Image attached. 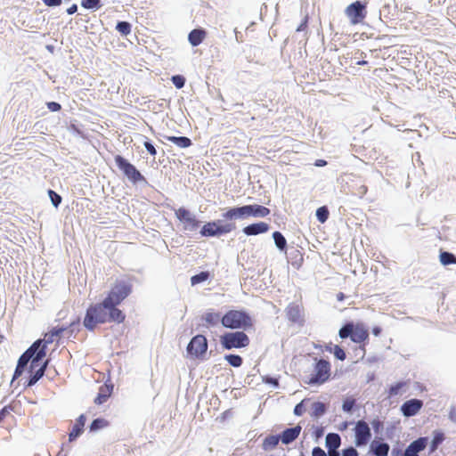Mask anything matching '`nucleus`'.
<instances>
[{"mask_svg":"<svg viewBox=\"0 0 456 456\" xmlns=\"http://www.w3.org/2000/svg\"><path fill=\"white\" fill-rule=\"evenodd\" d=\"M113 322L110 318V306L102 300L100 303L92 304L86 309L83 324L90 331L94 330L98 324Z\"/></svg>","mask_w":456,"mask_h":456,"instance_id":"3","label":"nucleus"},{"mask_svg":"<svg viewBox=\"0 0 456 456\" xmlns=\"http://www.w3.org/2000/svg\"><path fill=\"white\" fill-rule=\"evenodd\" d=\"M354 399L347 398L344 401L342 408L345 411H350L354 408Z\"/></svg>","mask_w":456,"mask_h":456,"instance_id":"40","label":"nucleus"},{"mask_svg":"<svg viewBox=\"0 0 456 456\" xmlns=\"http://www.w3.org/2000/svg\"><path fill=\"white\" fill-rule=\"evenodd\" d=\"M345 13L352 25L362 23L367 15L366 5L360 1L354 2L346 8Z\"/></svg>","mask_w":456,"mask_h":456,"instance_id":"9","label":"nucleus"},{"mask_svg":"<svg viewBox=\"0 0 456 456\" xmlns=\"http://www.w3.org/2000/svg\"><path fill=\"white\" fill-rule=\"evenodd\" d=\"M175 216L183 224V228L189 231H194L200 226V221L197 220L188 209L179 208L175 210Z\"/></svg>","mask_w":456,"mask_h":456,"instance_id":"14","label":"nucleus"},{"mask_svg":"<svg viewBox=\"0 0 456 456\" xmlns=\"http://www.w3.org/2000/svg\"><path fill=\"white\" fill-rule=\"evenodd\" d=\"M43 2L47 6H59L61 4V0H43Z\"/></svg>","mask_w":456,"mask_h":456,"instance_id":"50","label":"nucleus"},{"mask_svg":"<svg viewBox=\"0 0 456 456\" xmlns=\"http://www.w3.org/2000/svg\"><path fill=\"white\" fill-rule=\"evenodd\" d=\"M222 325L229 329H248L252 327L251 317L244 311L230 310L221 319Z\"/></svg>","mask_w":456,"mask_h":456,"instance_id":"5","label":"nucleus"},{"mask_svg":"<svg viewBox=\"0 0 456 456\" xmlns=\"http://www.w3.org/2000/svg\"><path fill=\"white\" fill-rule=\"evenodd\" d=\"M167 140L174 142L180 148H188L191 145V139L185 136H167Z\"/></svg>","mask_w":456,"mask_h":456,"instance_id":"23","label":"nucleus"},{"mask_svg":"<svg viewBox=\"0 0 456 456\" xmlns=\"http://www.w3.org/2000/svg\"><path fill=\"white\" fill-rule=\"evenodd\" d=\"M305 412V408L303 406V403H297L295 408H294V413L295 415L297 416H301L303 415Z\"/></svg>","mask_w":456,"mask_h":456,"instance_id":"46","label":"nucleus"},{"mask_svg":"<svg viewBox=\"0 0 456 456\" xmlns=\"http://www.w3.org/2000/svg\"><path fill=\"white\" fill-rule=\"evenodd\" d=\"M133 291V285L127 279H117L111 285L107 296L103 299L110 306V318L114 322L122 323L126 320V314L118 308Z\"/></svg>","mask_w":456,"mask_h":456,"instance_id":"2","label":"nucleus"},{"mask_svg":"<svg viewBox=\"0 0 456 456\" xmlns=\"http://www.w3.org/2000/svg\"><path fill=\"white\" fill-rule=\"evenodd\" d=\"M381 332V329L379 327H374L372 329V333L375 335V336H379Z\"/></svg>","mask_w":456,"mask_h":456,"instance_id":"56","label":"nucleus"},{"mask_svg":"<svg viewBox=\"0 0 456 456\" xmlns=\"http://www.w3.org/2000/svg\"><path fill=\"white\" fill-rule=\"evenodd\" d=\"M345 297H345L344 293H342V292H339V293L337 294V299L338 301H343L345 299Z\"/></svg>","mask_w":456,"mask_h":456,"instance_id":"59","label":"nucleus"},{"mask_svg":"<svg viewBox=\"0 0 456 456\" xmlns=\"http://www.w3.org/2000/svg\"><path fill=\"white\" fill-rule=\"evenodd\" d=\"M249 342L248 336L243 331L228 332L221 337V344L227 350L246 347Z\"/></svg>","mask_w":456,"mask_h":456,"instance_id":"8","label":"nucleus"},{"mask_svg":"<svg viewBox=\"0 0 456 456\" xmlns=\"http://www.w3.org/2000/svg\"><path fill=\"white\" fill-rule=\"evenodd\" d=\"M201 319L206 322L207 326H215L221 321L222 317L219 313L207 312L202 315Z\"/></svg>","mask_w":456,"mask_h":456,"instance_id":"22","label":"nucleus"},{"mask_svg":"<svg viewBox=\"0 0 456 456\" xmlns=\"http://www.w3.org/2000/svg\"><path fill=\"white\" fill-rule=\"evenodd\" d=\"M329 215H330L329 210H328L327 207H325V206L321 207L316 210L317 219L322 224L325 223L328 220Z\"/></svg>","mask_w":456,"mask_h":456,"instance_id":"33","label":"nucleus"},{"mask_svg":"<svg viewBox=\"0 0 456 456\" xmlns=\"http://www.w3.org/2000/svg\"><path fill=\"white\" fill-rule=\"evenodd\" d=\"M210 277V273L208 271L201 272L196 275L191 277V283L192 286L197 285L199 283L204 282L208 280Z\"/></svg>","mask_w":456,"mask_h":456,"instance_id":"29","label":"nucleus"},{"mask_svg":"<svg viewBox=\"0 0 456 456\" xmlns=\"http://www.w3.org/2000/svg\"><path fill=\"white\" fill-rule=\"evenodd\" d=\"M281 438L279 436H266L264 441H263V449L265 451H269V450H273L274 449L279 442H280Z\"/></svg>","mask_w":456,"mask_h":456,"instance_id":"24","label":"nucleus"},{"mask_svg":"<svg viewBox=\"0 0 456 456\" xmlns=\"http://www.w3.org/2000/svg\"><path fill=\"white\" fill-rule=\"evenodd\" d=\"M81 5L86 9H99L101 4V0H81Z\"/></svg>","mask_w":456,"mask_h":456,"instance_id":"35","label":"nucleus"},{"mask_svg":"<svg viewBox=\"0 0 456 456\" xmlns=\"http://www.w3.org/2000/svg\"><path fill=\"white\" fill-rule=\"evenodd\" d=\"M404 456H419V454L412 452L409 449L405 450Z\"/></svg>","mask_w":456,"mask_h":456,"instance_id":"57","label":"nucleus"},{"mask_svg":"<svg viewBox=\"0 0 456 456\" xmlns=\"http://www.w3.org/2000/svg\"><path fill=\"white\" fill-rule=\"evenodd\" d=\"M439 258L444 265H456V256L452 253L443 251L440 253Z\"/></svg>","mask_w":456,"mask_h":456,"instance_id":"27","label":"nucleus"},{"mask_svg":"<svg viewBox=\"0 0 456 456\" xmlns=\"http://www.w3.org/2000/svg\"><path fill=\"white\" fill-rule=\"evenodd\" d=\"M329 450V456H339V452L337 451V449H328Z\"/></svg>","mask_w":456,"mask_h":456,"instance_id":"54","label":"nucleus"},{"mask_svg":"<svg viewBox=\"0 0 456 456\" xmlns=\"http://www.w3.org/2000/svg\"><path fill=\"white\" fill-rule=\"evenodd\" d=\"M235 229V223H227L223 225H218L216 222H208L203 225L200 233L205 237H212L229 233Z\"/></svg>","mask_w":456,"mask_h":456,"instance_id":"10","label":"nucleus"},{"mask_svg":"<svg viewBox=\"0 0 456 456\" xmlns=\"http://www.w3.org/2000/svg\"><path fill=\"white\" fill-rule=\"evenodd\" d=\"M207 36V32L202 28H196L189 33L188 40L192 46L200 45Z\"/></svg>","mask_w":456,"mask_h":456,"instance_id":"21","label":"nucleus"},{"mask_svg":"<svg viewBox=\"0 0 456 456\" xmlns=\"http://www.w3.org/2000/svg\"><path fill=\"white\" fill-rule=\"evenodd\" d=\"M325 411V406L323 403H317L315 404V412H316V415H321V414H323Z\"/></svg>","mask_w":456,"mask_h":456,"instance_id":"49","label":"nucleus"},{"mask_svg":"<svg viewBox=\"0 0 456 456\" xmlns=\"http://www.w3.org/2000/svg\"><path fill=\"white\" fill-rule=\"evenodd\" d=\"M77 5L76 4H73L71 6H69L67 9V12H68V14H73L77 12Z\"/></svg>","mask_w":456,"mask_h":456,"instance_id":"53","label":"nucleus"},{"mask_svg":"<svg viewBox=\"0 0 456 456\" xmlns=\"http://www.w3.org/2000/svg\"><path fill=\"white\" fill-rule=\"evenodd\" d=\"M109 426V421L105 419H96L90 425L91 431H97Z\"/></svg>","mask_w":456,"mask_h":456,"instance_id":"31","label":"nucleus"},{"mask_svg":"<svg viewBox=\"0 0 456 456\" xmlns=\"http://www.w3.org/2000/svg\"><path fill=\"white\" fill-rule=\"evenodd\" d=\"M427 441L426 438H419L415 441H413L407 449L411 451L414 453H419V452L423 451L426 447Z\"/></svg>","mask_w":456,"mask_h":456,"instance_id":"26","label":"nucleus"},{"mask_svg":"<svg viewBox=\"0 0 456 456\" xmlns=\"http://www.w3.org/2000/svg\"><path fill=\"white\" fill-rule=\"evenodd\" d=\"M343 456H358V452L354 447H349L343 451Z\"/></svg>","mask_w":456,"mask_h":456,"instance_id":"45","label":"nucleus"},{"mask_svg":"<svg viewBox=\"0 0 456 456\" xmlns=\"http://www.w3.org/2000/svg\"><path fill=\"white\" fill-rule=\"evenodd\" d=\"M423 406V402L419 399H411L406 401L401 406V411L405 417L416 415Z\"/></svg>","mask_w":456,"mask_h":456,"instance_id":"16","label":"nucleus"},{"mask_svg":"<svg viewBox=\"0 0 456 456\" xmlns=\"http://www.w3.org/2000/svg\"><path fill=\"white\" fill-rule=\"evenodd\" d=\"M86 418L84 414H81L77 419L76 423L72 427L69 434V440L72 442L76 440L84 431V427L86 424Z\"/></svg>","mask_w":456,"mask_h":456,"instance_id":"17","label":"nucleus"},{"mask_svg":"<svg viewBox=\"0 0 456 456\" xmlns=\"http://www.w3.org/2000/svg\"><path fill=\"white\" fill-rule=\"evenodd\" d=\"M54 336L52 334V332H48L45 335V338L44 339H40L42 341V343L45 345V346L46 347V345L47 344H50V343H53V340H54Z\"/></svg>","mask_w":456,"mask_h":456,"instance_id":"43","label":"nucleus"},{"mask_svg":"<svg viewBox=\"0 0 456 456\" xmlns=\"http://www.w3.org/2000/svg\"><path fill=\"white\" fill-rule=\"evenodd\" d=\"M116 29L122 36H127L131 33V24L127 21H119L116 26Z\"/></svg>","mask_w":456,"mask_h":456,"instance_id":"32","label":"nucleus"},{"mask_svg":"<svg viewBox=\"0 0 456 456\" xmlns=\"http://www.w3.org/2000/svg\"><path fill=\"white\" fill-rule=\"evenodd\" d=\"M208 350V340L203 335L194 336L187 346V353L192 358H201Z\"/></svg>","mask_w":456,"mask_h":456,"instance_id":"12","label":"nucleus"},{"mask_svg":"<svg viewBox=\"0 0 456 456\" xmlns=\"http://www.w3.org/2000/svg\"><path fill=\"white\" fill-rule=\"evenodd\" d=\"M171 80L175 86L178 89L183 88L185 84V78L181 75L173 76Z\"/></svg>","mask_w":456,"mask_h":456,"instance_id":"37","label":"nucleus"},{"mask_svg":"<svg viewBox=\"0 0 456 456\" xmlns=\"http://www.w3.org/2000/svg\"><path fill=\"white\" fill-rule=\"evenodd\" d=\"M264 381L265 383L272 384L274 387H278L279 385L278 379L271 377L264 378Z\"/></svg>","mask_w":456,"mask_h":456,"instance_id":"51","label":"nucleus"},{"mask_svg":"<svg viewBox=\"0 0 456 456\" xmlns=\"http://www.w3.org/2000/svg\"><path fill=\"white\" fill-rule=\"evenodd\" d=\"M273 238L274 240V242H275V245L276 247L283 251L286 249V247H287V240L285 239V237L281 234V232H274L273 233Z\"/></svg>","mask_w":456,"mask_h":456,"instance_id":"28","label":"nucleus"},{"mask_svg":"<svg viewBox=\"0 0 456 456\" xmlns=\"http://www.w3.org/2000/svg\"><path fill=\"white\" fill-rule=\"evenodd\" d=\"M270 209L262 205H245L242 207L231 208L223 214L226 220L247 218L248 216L265 217L270 214Z\"/></svg>","mask_w":456,"mask_h":456,"instance_id":"4","label":"nucleus"},{"mask_svg":"<svg viewBox=\"0 0 456 456\" xmlns=\"http://www.w3.org/2000/svg\"><path fill=\"white\" fill-rule=\"evenodd\" d=\"M313 456H327L324 450H322L321 447H314L312 452Z\"/></svg>","mask_w":456,"mask_h":456,"instance_id":"48","label":"nucleus"},{"mask_svg":"<svg viewBox=\"0 0 456 456\" xmlns=\"http://www.w3.org/2000/svg\"><path fill=\"white\" fill-rule=\"evenodd\" d=\"M389 445L385 443L379 444L374 448L376 456H387L388 454Z\"/></svg>","mask_w":456,"mask_h":456,"instance_id":"34","label":"nucleus"},{"mask_svg":"<svg viewBox=\"0 0 456 456\" xmlns=\"http://www.w3.org/2000/svg\"><path fill=\"white\" fill-rule=\"evenodd\" d=\"M330 362L324 359H319L316 361L313 372L305 383L308 385H322L330 379Z\"/></svg>","mask_w":456,"mask_h":456,"instance_id":"7","label":"nucleus"},{"mask_svg":"<svg viewBox=\"0 0 456 456\" xmlns=\"http://www.w3.org/2000/svg\"><path fill=\"white\" fill-rule=\"evenodd\" d=\"M224 359L228 362V363L235 368L240 367L242 365L243 360L238 354H226Z\"/></svg>","mask_w":456,"mask_h":456,"instance_id":"30","label":"nucleus"},{"mask_svg":"<svg viewBox=\"0 0 456 456\" xmlns=\"http://www.w3.org/2000/svg\"><path fill=\"white\" fill-rule=\"evenodd\" d=\"M301 427L299 425L285 429L281 435L280 438L284 444H289L295 441L301 432Z\"/></svg>","mask_w":456,"mask_h":456,"instance_id":"19","label":"nucleus"},{"mask_svg":"<svg viewBox=\"0 0 456 456\" xmlns=\"http://www.w3.org/2000/svg\"><path fill=\"white\" fill-rule=\"evenodd\" d=\"M307 23H308V16H305L304 20L301 22V24L297 28V31L305 30L307 27Z\"/></svg>","mask_w":456,"mask_h":456,"instance_id":"52","label":"nucleus"},{"mask_svg":"<svg viewBox=\"0 0 456 456\" xmlns=\"http://www.w3.org/2000/svg\"><path fill=\"white\" fill-rule=\"evenodd\" d=\"M14 411V407L12 404L4 406L0 411V422H3L4 419L11 414L12 411Z\"/></svg>","mask_w":456,"mask_h":456,"instance_id":"39","label":"nucleus"},{"mask_svg":"<svg viewBox=\"0 0 456 456\" xmlns=\"http://www.w3.org/2000/svg\"><path fill=\"white\" fill-rule=\"evenodd\" d=\"M355 433V444L357 446L365 445L368 444L371 437V433L369 425L363 421L359 420L354 428Z\"/></svg>","mask_w":456,"mask_h":456,"instance_id":"15","label":"nucleus"},{"mask_svg":"<svg viewBox=\"0 0 456 456\" xmlns=\"http://www.w3.org/2000/svg\"><path fill=\"white\" fill-rule=\"evenodd\" d=\"M66 330L65 327L61 328H53L50 332L54 336V338L60 337Z\"/></svg>","mask_w":456,"mask_h":456,"instance_id":"47","label":"nucleus"},{"mask_svg":"<svg viewBox=\"0 0 456 456\" xmlns=\"http://www.w3.org/2000/svg\"><path fill=\"white\" fill-rule=\"evenodd\" d=\"M450 419H451L452 420L456 421V411H452L450 412Z\"/></svg>","mask_w":456,"mask_h":456,"instance_id":"60","label":"nucleus"},{"mask_svg":"<svg viewBox=\"0 0 456 456\" xmlns=\"http://www.w3.org/2000/svg\"><path fill=\"white\" fill-rule=\"evenodd\" d=\"M333 346H334L331 343H330L324 346V349L327 352L333 353Z\"/></svg>","mask_w":456,"mask_h":456,"instance_id":"55","label":"nucleus"},{"mask_svg":"<svg viewBox=\"0 0 456 456\" xmlns=\"http://www.w3.org/2000/svg\"><path fill=\"white\" fill-rule=\"evenodd\" d=\"M113 391V386L109 384H103L99 387V392L94 399L96 404L104 403L111 395Z\"/></svg>","mask_w":456,"mask_h":456,"instance_id":"20","label":"nucleus"},{"mask_svg":"<svg viewBox=\"0 0 456 456\" xmlns=\"http://www.w3.org/2000/svg\"><path fill=\"white\" fill-rule=\"evenodd\" d=\"M46 105H47V108L49 109V110H51L53 112L59 111L61 109V104L58 102H47Z\"/></svg>","mask_w":456,"mask_h":456,"instance_id":"42","label":"nucleus"},{"mask_svg":"<svg viewBox=\"0 0 456 456\" xmlns=\"http://www.w3.org/2000/svg\"><path fill=\"white\" fill-rule=\"evenodd\" d=\"M333 354L335 355V357L340 361H344L346 360V352L344 351L343 348H341L338 345H335L333 346Z\"/></svg>","mask_w":456,"mask_h":456,"instance_id":"36","label":"nucleus"},{"mask_svg":"<svg viewBox=\"0 0 456 456\" xmlns=\"http://www.w3.org/2000/svg\"><path fill=\"white\" fill-rule=\"evenodd\" d=\"M443 437H437L436 436L434 439V444H436L442 441Z\"/></svg>","mask_w":456,"mask_h":456,"instance_id":"61","label":"nucleus"},{"mask_svg":"<svg viewBox=\"0 0 456 456\" xmlns=\"http://www.w3.org/2000/svg\"><path fill=\"white\" fill-rule=\"evenodd\" d=\"M144 147L146 148L147 151L153 157L156 156L157 154V151L155 149V147L150 142H144Z\"/></svg>","mask_w":456,"mask_h":456,"instance_id":"44","label":"nucleus"},{"mask_svg":"<svg viewBox=\"0 0 456 456\" xmlns=\"http://www.w3.org/2000/svg\"><path fill=\"white\" fill-rule=\"evenodd\" d=\"M403 385H404L403 383L400 382V383H396L395 385L391 386L389 388V392H388L389 395L390 396L396 395L399 393L400 389L403 387Z\"/></svg>","mask_w":456,"mask_h":456,"instance_id":"41","label":"nucleus"},{"mask_svg":"<svg viewBox=\"0 0 456 456\" xmlns=\"http://www.w3.org/2000/svg\"><path fill=\"white\" fill-rule=\"evenodd\" d=\"M356 64L357 65H366V64H368V61H357Z\"/></svg>","mask_w":456,"mask_h":456,"instance_id":"62","label":"nucleus"},{"mask_svg":"<svg viewBox=\"0 0 456 456\" xmlns=\"http://www.w3.org/2000/svg\"><path fill=\"white\" fill-rule=\"evenodd\" d=\"M341 338H351L354 343H362L369 339V330L363 323L358 322L356 324L348 322L345 324L338 332Z\"/></svg>","mask_w":456,"mask_h":456,"instance_id":"6","label":"nucleus"},{"mask_svg":"<svg viewBox=\"0 0 456 456\" xmlns=\"http://www.w3.org/2000/svg\"><path fill=\"white\" fill-rule=\"evenodd\" d=\"M115 163L117 164L118 168L123 171L125 175H126L133 182H138L143 179V176L135 168V167L129 163L122 156L117 155L115 157Z\"/></svg>","mask_w":456,"mask_h":456,"instance_id":"13","label":"nucleus"},{"mask_svg":"<svg viewBox=\"0 0 456 456\" xmlns=\"http://www.w3.org/2000/svg\"><path fill=\"white\" fill-rule=\"evenodd\" d=\"M326 164H327V162H326L325 160H323V159H319V160H317V161H316V163H315V165H316L317 167H323V166H325Z\"/></svg>","mask_w":456,"mask_h":456,"instance_id":"58","label":"nucleus"},{"mask_svg":"<svg viewBox=\"0 0 456 456\" xmlns=\"http://www.w3.org/2000/svg\"><path fill=\"white\" fill-rule=\"evenodd\" d=\"M340 436L335 433H330L326 436V446L328 449H338L340 445Z\"/></svg>","mask_w":456,"mask_h":456,"instance_id":"25","label":"nucleus"},{"mask_svg":"<svg viewBox=\"0 0 456 456\" xmlns=\"http://www.w3.org/2000/svg\"><path fill=\"white\" fill-rule=\"evenodd\" d=\"M285 314L290 323L299 327L304 325V306L301 302L289 303L285 309Z\"/></svg>","mask_w":456,"mask_h":456,"instance_id":"11","label":"nucleus"},{"mask_svg":"<svg viewBox=\"0 0 456 456\" xmlns=\"http://www.w3.org/2000/svg\"><path fill=\"white\" fill-rule=\"evenodd\" d=\"M45 357V346L41 340L35 341L19 358L12 380L20 378L25 367L30 362L29 379L27 387L34 386L43 376L47 365Z\"/></svg>","mask_w":456,"mask_h":456,"instance_id":"1","label":"nucleus"},{"mask_svg":"<svg viewBox=\"0 0 456 456\" xmlns=\"http://www.w3.org/2000/svg\"><path fill=\"white\" fill-rule=\"evenodd\" d=\"M269 225L265 222L251 224L243 228V232L248 236L257 235L268 232Z\"/></svg>","mask_w":456,"mask_h":456,"instance_id":"18","label":"nucleus"},{"mask_svg":"<svg viewBox=\"0 0 456 456\" xmlns=\"http://www.w3.org/2000/svg\"><path fill=\"white\" fill-rule=\"evenodd\" d=\"M48 194L53 205L57 208L61 202V197L53 190H49Z\"/></svg>","mask_w":456,"mask_h":456,"instance_id":"38","label":"nucleus"}]
</instances>
